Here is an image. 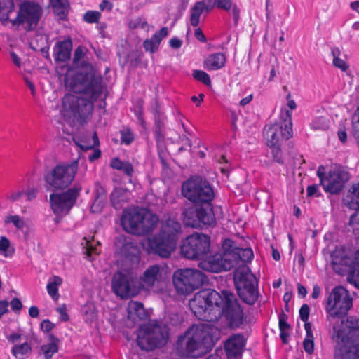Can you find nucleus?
<instances>
[{
	"label": "nucleus",
	"mask_w": 359,
	"mask_h": 359,
	"mask_svg": "<svg viewBox=\"0 0 359 359\" xmlns=\"http://www.w3.org/2000/svg\"><path fill=\"white\" fill-rule=\"evenodd\" d=\"M65 84L69 90L83 94L88 99L65 95L62 100L61 116L70 126L86 123L92 116L93 102L103 93L102 79L97 76L90 66L68 72Z\"/></svg>",
	"instance_id": "1"
},
{
	"label": "nucleus",
	"mask_w": 359,
	"mask_h": 359,
	"mask_svg": "<svg viewBox=\"0 0 359 359\" xmlns=\"http://www.w3.org/2000/svg\"><path fill=\"white\" fill-rule=\"evenodd\" d=\"M189 306L199 319L210 321L212 313L215 318L224 316L232 327H239L243 323V311L235 295L223 290L222 294L215 290L198 292L189 302Z\"/></svg>",
	"instance_id": "2"
},
{
	"label": "nucleus",
	"mask_w": 359,
	"mask_h": 359,
	"mask_svg": "<svg viewBox=\"0 0 359 359\" xmlns=\"http://www.w3.org/2000/svg\"><path fill=\"white\" fill-rule=\"evenodd\" d=\"M332 339L339 346L335 359H359V318L337 319Z\"/></svg>",
	"instance_id": "3"
},
{
	"label": "nucleus",
	"mask_w": 359,
	"mask_h": 359,
	"mask_svg": "<svg viewBox=\"0 0 359 359\" xmlns=\"http://www.w3.org/2000/svg\"><path fill=\"white\" fill-rule=\"evenodd\" d=\"M212 327L206 323L194 325L177 341V353L185 358H198L213 345Z\"/></svg>",
	"instance_id": "4"
},
{
	"label": "nucleus",
	"mask_w": 359,
	"mask_h": 359,
	"mask_svg": "<svg viewBox=\"0 0 359 359\" xmlns=\"http://www.w3.org/2000/svg\"><path fill=\"white\" fill-rule=\"evenodd\" d=\"M15 11L13 0H0V20L8 21L13 27L22 26L27 30L34 29L40 19L41 8L32 2H23L20 4L17 15L13 19L10 16Z\"/></svg>",
	"instance_id": "5"
},
{
	"label": "nucleus",
	"mask_w": 359,
	"mask_h": 359,
	"mask_svg": "<svg viewBox=\"0 0 359 359\" xmlns=\"http://www.w3.org/2000/svg\"><path fill=\"white\" fill-rule=\"evenodd\" d=\"M181 224L175 219L168 218L162 222L160 231L148 239L147 250L161 257H169L175 249Z\"/></svg>",
	"instance_id": "6"
},
{
	"label": "nucleus",
	"mask_w": 359,
	"mask_h": 359,
	"mask_svg": "<svg viewBox=\"0 0 359 359\" xmlns=\"http://www.w3.org/2000/svg\"><path fill=\"white\" fill-rule=\"evenodd\" d=\"M158 221L156 214L140 208L124 210L121 219V225L126 231L139 236L151 233Z\"/></svg>",
	"instance_id": "7"
},
{
	"label": "nucleus",
	"mask_w": 359,
	"mask_h": 359,
	"mask_svg": "<svg viewBox=\"0 0 359 359\" xmlns=\"http://www.w3.org/2000/svg\"><path fill=\"white\" fill-rule=\"evenodd\" d=\"M182 195L195 205L213 207L215 193L212 185L205 178L192 176L183 182Z\"/></svg>",
	"instance_id": "8"
},
{
	"label": "nucleus",
	"mask_w": 359,
	"mask_h": 359,
	"mask_svg": "<svg viewBox=\"0 0 359 359\" xmlns=\"http://www.w3.org/2000/svg\"><path fill=\"white\" fill-rule=\"evenodd\" d=\"M168 339L166 327L157 321H151L141 326L137 335V344L142 349L147 351L164 346Z\"/></svg>",
	"instance_id": "9"
},
{
	"label": "nucleus",
	"mask_w": 359,
	"mask_h": 359,
	"mask_svg": "<svg viewBox=\"0 0 359 359\" xmlns=\"http://www.w3.org/2000/svg\"><path fill=\"white\" fill-rule=\"evenodd\" d=\"M234 283L240 298L246 304H254L259 297L258 280L247 266L238 267Z\"/></svg>",
	"instance_id": "10"
},
{
	"label": "nucleus",
	"mask_w": 359,
	"mask_h": 359,
	"mask_svg": "<svg viewBox=\"0 0 359 359\" xmlns=\"http://www.w3.org/2000/svg\"><path fill=\"white\" fill-rule=\"evenodd\" d=\"M207 280L208 278L203 272L191 268L179 269L172 275L173 286L179 294H189Z\"/></svg>",
	"instance_id": "11"
},
{
	"label": "nucleus",
	"mask_w": 359,
	"mask_h": 359,
	"mask_svg": "<svg viewBox=\"0 0 359 359\" xmlns=\"http://www.w3.org/2000/svg\"><path fill=\"white\" fill-rule=\"evenodd\" d=\"M332 262L337 273L347 274V281L359 289V250L353 257L345 255L344 251L335 250L332 254Z\"/></svg>",
	"instance_id": "12"
},
{
	"label": "nucleus",
	"mask_w": 359,
	"mask_h": 359,
	"mask_svg": "<svg viewBox=\"0 0 359 359\" xmlns=\"http://www.w3.org/2000/svg\"><path fill=\"white\" fill-rule=\"evenodd\" d=\"M264 133L268 146L280 144L293 135L291 113L287 109H283L279 115V121L274 124L266 126Z\"/></svg>",
	"instance_id": "13"
},
{
	"label": "nucleus",
	"mask_w": 359,
	"mask_h": 359,
	"mask_svg": "<svg viewBox=\"0 0 359 359\" xmlns=\"http://www.w3.org/2000/svg\"><path fill=\"white\" fill-rule=\"evenodd\" d=\"M182 219L186 226L195 229L213 226L216 223L213 207L185 206L182 210Z\"/></svg>",
	"instance_id": "14"
},
{
	"label": "nucleus",
	"mask_w": 359,
	"mask_h": 359,
	"mask_svg": "<svg viewBox=\"0 0 359 359\" xmlns=\"http://www.w3.org/2000/svg\"><path fill=\"white\" fill-rule=\"evenodd\" d=\"M77 170V161L71 163H60L45 175L44 180L50 187L56 189H62L72 183Z\"/></svg>",
	"instance_id": "15"
},
{
	"label": "nucleus",
	"mask_w": 359,
	"mask_h": 359,
	"mask_svg": "<svg viewBox=\"0 0 359 359\" xmlns=\"http://www.w3.org/2000/svg\"><path fill=\"white\" fill-rule=\"evenodd\" d=\"M210 248V238L204 233H194L183 240L180 248L182 255L189 259H200Z\"/></svg>",
	"instance_id": "16"
},
{
	"label": "nucleus",
	"mask_w": 359,
	"mask_h": 359,
	"mask_svg": "<svg viewBox=\"0 0 359 359\" xmlns=\"http://www.w3.org/2000/svg\"><path fill=\"white\" fill-rule=\"evenodd\" d=\"M353 306V299L348 290L342 286L333 289L327 303L326 309L333 318H341L347 314Z\"/></svg>",
	"instance_id": "17"
},
{
	"label": "nucleus",
	"mask_w": 359,
	"mask_h": 359,
	"mask_svg": "<svg viewBox=\"0 0 359 359\" xmlns=\"http://www.w3.org/2000/svg\"><path fill=\"white\" fill-rule=\"evenodd\" d=\"M82 187L80 184H74L67 191L50 196L51 208L55 215H67L75 205Z\"/></svg>",
	"instance_id": "18"
},
{
	"label": "nucleus",
	"mask_w": 359,
	"mask_h": 359,
	"mask_svg": "<svg viewBox=\"0 0 359 359\" xmlns=\"http://www.w3.org/2000/svg\"><path fill=\"white\" fill-rule=\"evenodd\" d=\"M115 245L123 261L128 263L130 267L133 268L139 264L141 259L140 250L131 237L119 236L116 238Z\"/></svg>",
	"instance_id": "19"
},
{
	"label": "nucleus",
	"mask_w": 359,
	"mask_h": 359,
	"mask_svg": "<svg viewBox=\"0 0 359 359\" xmlns=\"http://www.w3.org/2000/svg\"><path fill=\"white\" fill-rule=\"evenodd\" d=\"M350 175L348 171L342 168L330 170L320 184L327 193L337 194L343 190L346 183L349 180Z\"/></svg>",
	"instance_id": "20"
},
{
	"label": "nucleus",
	"mask_w": 359,
	"mask_h": 359,
	"mask_svg": "<svg viewBox=\"0 0 359 359\" xmlns=\"http://www.w3.org/2000/svg\"><path fill=\"white\" fill-rule=\"evenodd\" d=\"M112 290L121 299L134 297L139 292L136 280L130 276L124 275L121 272L116 273L113 277Z\"/></svg>",
	"instance_id": "21"
},
{
	"label": "nucleus",
	"mask_w": 359,
	"mask_h": 359,
	"mask_svg": "<svg viewBox=\"0 0 359 359\" xmlns=\"http://www.w3.org/2000/svg\"><path fill=\"white\" fill-rule=\"evenodd\" d=\"M199 266L204 271L212 273L229 271L234 267L231 259H226L218 252L201 262Z\"/></svg>",
	"instance_id": "22"
},
{
	"label": "nucleus",
	"mask_w": 359,
	"mask_h": 359,
	"mask_svg": "<svg viewBox=\"0 0 359 359\" xmlns=\"http://www.w3.org/2000/svg\"><path fill=\"white\" fill-rule=\"evenodd\" d=\"M299 318L304 322V327L306 336L303 341V347L307 355H312L314 351V337L312 330V324L309 321L310 309L304 304L299 309Z\"/></svg>",
	"instance_id": "23"
},
{
	"label": "nucleus",
	"mask_w": 359,
	"mask_h": 359,
	"mask_svg": "<svg viewBox=\"0 0 359 359\" xmlns=\"http://www.w3.org/2000/svg\"><path fill=\"white\" fill-rule=\"evenodd\" d=\"M164 267L159 264L149 266L140 277L142 287L147 289L158 287L164 279Z\"/></svg>",
	"instance_id": "24"
},
{
	"label": "nucleus",
	"mask_w": 359,
	"mask_h": 359,
	"mask_svg": "<svg viewBox=\"0 0 359 359\" xmlns=\"http://www.w3.org/2000/svg\"><path fill=\"white\" fill-rule=\"evenodd\" d=\"M245 345V339L241 334L231 335L225 342L224 348L228 359H241Z\"/></svg>",
	"instance_id": "25"
},
{
	"label": "nucleus",
	"mask_w": 359,
	"mask_h": 359,
	"mask_svg": "<svg viewBox=\"0 0 359 359\" xmlns=\"http://www.w3.org/2000/svg\"><path fill=\"white\" fill-rule=\"evenodd\" d=\"M72 42L69 38L58 41L54 46V55L55 60L67 62L71 57Z\"/></svg>",
	"instance_id": "26"
},
{
	"label": "nucleus",
	"mask_w": 359,
	"mask_h": 359,
	"mask_svg": "<svg viewBox=\"0 0 359 359\" xmlns=\"http://www.w3.org/2000/svg\"><path fill=\"white\" fill-rule=\"evenodd\" d=\"M226 62V56L222 53L210 54L204 60V68L208 71H217L222 69Z\"/></svg>",
	"instance_id": "27"
},
{
	"label": "nucleus",
	"mask_w": 359,
	"mask_h": 359,
	"mask_svg": "<svg viewBox=\"0 0 359 359\" xmlns=\"http://www.w3.org/2000/svg\"><path fill=\"white\" fill-rule=\"evenodd\" d=\"M168 34V27H163L153 34L149 39H146L143 43V47L146 51L154 53L158 50L159 45L163 38Z\"/></svg>",
	"instance_id": "28"
},
{
	"label": "nucleus",
	"mask_w": 359,
	"mask_h": 359,
	"mask_svg": "<svg viewBox=\"0 0 359 359\" xmlns=\"http://www.w3.org/2000/svg\"><path fill=\"white\" fill-rule=\"evenodd\" d=\"M60 339L54 334L48 335V343L41 346L39 354L43 356L44 359H51L53 355L59 351Z\"/></svg>",
	"instance_id": "29"
},
{
	"label": "nucleus",
	"mask_w": 359,
	"mask_h": 359,
	"mask_svg": "<svg viewBox=\"0 0 359 359\" xmlns=\"http://www.w3.org/2000/svg\"><path fill=\"white\" fill-rule=\"evenodd\" d=\"M210 8L205 1H200L194 4L190 9V24L197 27L200 22V18L203 13H208Z\"/></svg>",
	"instance_id": "30"
},
{
	"label": "nucleus",
	"mask_w": 359,
	"mask_h": 359,
	"mask_svg": "<svg viewBox=\"0 0 359 359\" xmlns=\"http://www.w3.org/2000/svg\"><path fill=\"white\" fill-rule=\"evenodd\" d=\"M130 193L123 188H115L111 194L110 199L115 209H120L130 199Z\"/></svg>",
	"instance_id": "31"
},
{
	"label": "nucleus",
	"mask_w": 359,
	"mask_h": 359,
	"mask_svg": "<svg viewBox=\"0 0 359 359\" xmlns=\"http://www.w3.org/2000/svg\"><path fill=\"white\" fill-rule=\"evenodd\" d=\"M344 202L351 210H359V182L353 184L344 198Z\"/></svg>",
	"instance_id": "32"
},
{
	"label": "nucleus",
	"mask_w": 359,
	"mask_h": 359,
	"mask_svg": "<svg viewBox=\"0 0 359 359\" xmlns=\"http://www.w3.org/2000/svg\"><path fill=\"white\" fill-rule=\"evenodd\" d=\"M127 311L128 318L133 320L143 319L146 317L144 306L139 302L130 301L128 304Z\"/></svg>",
	"instance_id": "33"
},
{
	"label": "nucleus",
	"mask_w": 359,
	"mask_h": 359,
	"mask_svg": "<svg viewBox=\"0 0 359 359\" xmlns=\"http://www.w3.org/2000/svg\"><path fill=\"white\" fill-rule=\"evenodd\" d=\"M62 278L58 276H52L48 280L46 285L47 292L54 301L59 299V287L62 285Z\"/></svg>",
	"instance_id": "34"
},
{
	"label": "nucleus",
	"mask_w": 359,
	"mask_h": 359,
	"mask_svg": "<svg viewBox=\"0 0 359 359\" xmlns=\"http://www.w3.org/2000/svg\"><path fill=\"white\" fill-rule=\"evenodd\" d=\"M215 6L226 11H229L230 14L233 16L235 22H237L239 19L240 10L236 4L233 3L232 0H215Z\"/></svg>",
	"instance_id": "35"
},
{
	"label": "nucleus",
	"mask_w": 359,
	"mask_h": 359,
	"mask_svg": "<svg viewBox=\"0 0 359 359\" xmlns=\"http://www.w3.org/2000/svg\"><path fill=\"white\" fill-rule=\"evenodd\" d=\"M238 248L231 239L226 238L223 241L221 251L218 253L224 255V257L226 259H231L232 266H235L236 255L234 254L236 252Z\"/></svg>",
	"instance_id": "36"
},
{
	"label": "nucleus",
	"mask_w": 359,
	"mask_h": 359,
	"mask_svg": "<svg viewBox=\"0 0 359 359\" xmlns=\"http://www.w3.org/2000/svg\"><path fill=\"white\" fill-rule=\"evenodd\" d=\"M81 314L85 322L91 324L97 320L98 311L93 302H87L81 308Z\"/></svg>",
	"instance_id": "37"
},
{
	"label": "nucleus",
	"mask_w": 359,
	"mask_h": 359,
	"mask_svg": "<svg viewBox=\"0 0 359 359\" xmlns=\"http://www.w3.org/2000/svg\"><path fill=\"white\" fill-rule=\"evenodd\" d=\"M54 13L60 20H64L68 13L69 4L67 0H50Z\"/></svg>",
	"instance_id": "38"
},
{
	"label": "nucleus",
	"mask_w": 359,
	"mask_h": 359,
	"mask_svg": "<svg viewBox=\"0 0 359 359\" xmlns=\"http://www.w3.org/2000/svg\"><path fill=\"white\" fill-rule=\"evenodd\" d=\"M31 351L32 347L30 344L25 342L14 345L11 348V353L17 359H25L28 358Z\"/></svg>",
	"instance_id": "39"
},
{
	"label": "nucleus",
	"mask_w": 359,
	"mask_h": 359,
	"mask_svg": "<svg viewBox=\"0 0 359 359\" xmlns=\"http://www.w3.org/2000/svg\"><path fill=\"white\" fill-rule=\"evenodd\" d=\"M106 201L107 195L104 189H97L94 201L90 206V211L95 213L100 212L104 206Z\"/></svg>",
	"instance_id": "40"
},
{
	"label": "nucleus",
	"mask_w": 359,
	"mask_h": 359,
	"mask_svg": "<svg viewBox=\"0 0 359 359\" xmlns=\"http://www.w3.org/2000/svg\"><path fill=\"white\" fill-rule=\"evenodd\" d=\"M234 255H236L235 256V266L238 264L239 261H242L243 262H250L254 257L253 251L250 248H238Z\"/></svg>",
	"instance_id": "41"
},
{
	"label": "nucleus",
	"mask_w": 359,
	"mask_h": 359,
	"mask_svg": "<svg viewBox=\"0 0 359 359\" xmlns=\"http://www.w3.org/2000/svg\"><path fill=\"white\" fill-rule=\"evenodd\" d=\"M11 247V242L6 236L0 237V254L3 255L5 257H11L14 250H9Z\"/></svg>",
	"instance_id": "42"
},
{
	"label": "nucleus",
	"mask_w": 359,
	"mask_h": 359,
	"mask_svg": "<svg viewBox=\"0 0 359 359\" xmlns=\"http://www.w3.org/2000/svg\"><path fill=\"white\" fill-rule=\"evenodd\" d=\"M193 78L203 84L210 86H211V79L208 74L203 70H194L192 73Z\"/></svg>",
	"instance_id": "43"
},
{
	"label": "nucleus",
	"mask_w": 359,
	"mask_h": 359,
	"mask_svg": "<svg viewBox=\"0 0 359 359\" xmlns=\"http://www.w3.org/2000/svg\"><path fill=\"white\" fill-rule=\"evenodd\" d=\"M6 224L12 223L17 229H22L25 226L23 219L19 215H8L5 217Z\"/></svg>",
	"instance_id": "44"
},
{
	"label": "nucleus",
	"mask_w": 359,
	"mask_h": 359,
	"mask_svg": "<svg viewBox=\"0 0 359 359\" xmlns=\"http://www.w3.org/2000/svg\"><path fill=\"white\" fill-rule=\"evenodd\" d=\"M134 139V135L130 129L127 128L121 131V141L122 144L130 145Z\"/></svg>",
	"instance_id": "45"
},
{
	"label": "nucleus",
	"mask_w": 359,
	"mask_h": 359,
	"mask_svg": "<svg viewBox=\"0 0 359 359\" xmlns=\"http://www.w3.org/2000/svg\"><path fill=\"white\" fill-rule=\"evenodd\" d=\"M100 13L96 11H88L83 15V20L88 23H95L100 18Z\"/></svg>",
	"instance_id": "46"
},
{
	"label": "nucleus",
	"mask_w": 359,
	"mask_h": 359,
	"mask_svg": "<svg viewBox=\"0 0 359 359\" xmlns=\"http://www.w3.org/2000/svg\"><path fill=\"white\" fill-rule=\"evenodd\" d=\"M280 144L269 146L271 149V154L273 156V161L279 164L283 163V159L282 156V152L280 149Z\"/></svg>",
	"instance_id": "47"
},
{
	"label": "nucleus",
	"mask_w": 359,
	"mask_h": 359,
	"mask_svg": "<svg viewBox=\"0 0 359 359\" xmlns=\"http://www.w3.org/2000/svg\"><path fill=\"white\" fill-rule=\"evenodd\" d=\"M92 139H93V144H82L81 143H79V142H76V145L80 147V149L82 150V151H87V150H89V149H93V147L95 146H98L100 144V142H99V139H98V137H97V135L96 133V132H95L92 136Z\"/></svg>",
	"instance_id": "48"
},
{
	"label": "nucleus",
	"mask_w": 359,
	"mask_h": 359,
	"mask_svg": "<svg viewBox=\"0 0 359 359\" xmlns=\"http://www.w3.org/2000/svg\"><path fill=\"white\" fill-rule=\"evenodd\" d=\"M83 240L86 242V246L83 247V248L85 249V253L88 258L89 259H91L93 254H99V250H97L96 248H93L92 244L90 243V241H88L86 238H83Z\"/></svg>",
	"instance_id": "49"
},
{
	"label": "nucleus",
	"mask_w": 359,
	"mask_h": 359,
	"mask_svg": "<svg viewBox=\"0 0 359 359\" xmlns=\"http://www.w3.org/2000/svg\"><path fill=\"white\" fill-rule=\"evenodd\" d=\"M287 104L285 106L283 107L280 109V111L283 109H287L289 112L292 114V111L297 109V104L294 100L291 98L290 93H288L286 97Z\"/></svg>",
	"instance_id": "50"
},
{
	"label": "nucleus",
	"mask_w": 359,
	"mask_h": 359,
	"mask_svg": "<svg viewBox=\"0 0 359 359\" xmlns=\"http://www.w3.org/2000/svg\"><path fill=\"white\" fill-rule=\"evenodd\" d=\"M56 311L60 314V320L62 322H67L69 320V315L67 312V306L65 304H62V306L57 307L56 309Z\"/></svg>",
	"instance_id": "51"
},
{
	"label": "nucleus",
	"mask_w": 359,
	"mask_h": 359,
	"mask_svg": "<svg viewBox=\"0 0 359 359\" xmlns=\"http://www.w3.org/2000/svg\"><path fill=\"white\" fill-rule=\"evenodd\" d=\"M119 170L123 172L128 177H132L134 172L133 166L129 162H124Z\"/></svg>",
	"instance_id": "52"
},
{
	"label": "nucleus",
	"mask_w": 359,
	"mask_h": 359,
	"mask_svg": "<svg viewBox=\"0 0 359 359\" xmlns=\"http://www.w3.org/2000/svg\"><path fill=\"white\" fill-rule=\"evenodd\" d=\"M333 65L343 72H346L348 67L346 62L339 57L333 58Z\"/></svg>",
	"instance_id": "53"
},
{
	"label": "nucleus",
	"mask_w": 359,
	"mask_h": 359,
	"mask_svg": "<svg viewBox=\"0 0 359 359\" xmlns=\"http://www.w3.org/2000/svg\"><path fill=\"white\" fill-rule=\"evenodd\" d=\"M329 119L325 117L320 116L318 118V126H316V129L327 130L329 128Z\"/></svg>",
	"instance_id": "54"
},
{
	"label": "nucleus",
	"mask_w": 359,
	"mask_h": 359,
	"mask_svg": "<svg viewBox=\"0 0 359 359\" xmlns=\"http://www.w3.org/2000/svg\"><path fill=\"white\" fill-rule=\"evenodd\" d=\"M10 305L11 309L19 313L22 309V304L21 301L18 298H13L11 302Z\"/></svg>",
	"instance_id": "55"
},
{
	"label": "nucleus",
	"mask_w": 359,
	"mask_h": 359,
	"mask_svg": "<svg viewBox=\"0 0 359 359\" xmlns=\"http://www.w3.org/2000/svg\"><path fill=\"white\" fill-rule=\"evenodd\" d=\"M39 193V190L37 188H29L25 192V196L27 197V201H32L36 198L37 194Z\"/></svg>",
	"instance_id": "56"
},
{
	"label": "nucleus",
	"mask_w": 359,
	"mask_h": 359,
	"mask_svg": "<svg viewBox=\"0 0 359 359\" xmlns=\"http://www.w3.org/2000/svg\"><path fill=\"white\" fill-rule=\"evenodd\" d=\"M54 327V324L49 320L45 319L41 323V329L44 332H48Z\"/></svg>",
	"instance_id": "57"
},
{
	"label": "nucleus",
	"mask_w": 359,
	"mask_h": 359,
	"mask_svg": "<svg viewBox=\"0 0 359 359\" xmlns=\"http://www.w3.org/2000/svg\"><path fill=\"white\" fill-rule=\"evenodd\" d=\"M10 57L11 58V60H12L13 63L17 67L20 68L21 67V65H22V61H21L20 57L14 51H11L10 52Z\"/></svg>",
	"instance_id": "58"
},
{
	"label": "nucleus",
	"mask_w": 359,
	"mask_h": 359,
	"mask_svg": "<svg viewBox=\"0 0 359 359\" xmlns=\"http://www.w3.org/2000/svg\"><path fill=\"white\" fill-rule=\"evenodd\" d=\"M85 53L82 47L79 46L76 48L74 54V61L76 62L83 57Z\"/></svg>",
	"instance_id": "59"
},
{
	"label": "nucleus",
	"mask_w": 359,
	"mask_h": 359,
	"mask_svg": "<svg viewBox=\"0 0 359 359\" xmlns=\"http://www.w3.org/2000/svg\"><path fill=\"white\" fill-rule=\"evenodd\" d=\"M125 161H121L118 158H114L111 161L110 165L112 168L119 170Z\"/></svg>",
	"instance_id": "60"
},
{
	"label": "nucleus",
	"mask_w": 359,
	"mask_h": 359,
	"mask_svg": "<svg viewBox=\"0 0 359 359\" xmlns=\"http://www.w3.org/2000/svg\"><path fill=\"white\" fill-rule=\"evenodd\" d=\"M169 45L172 48L178 49L182 46V41L178 38L173 37L169 41Z\"/></svg>",
	"instance_id": "61"
},
{
	"label": "nucleus",
	"mask_w": 359,
	"mask_h": 359,
	"mask_svg": "<svg viewBox=\"0 0 359 359\" xmlns=\"http://www.w3.org/2000/svg\"><path fill=\"white\" fill-rule=\"evenodd\" d=\"M25 195V192L22 190L17 191L12 193L10 196V199L13 201H15L21 198L22 196Z\"/></svg>",
	"instance_id": "62"
},
{
	"label": "nucleus",
	"mask_w": 359,
	"mask_h": 359,
	"mask_svg": "<svg viewBox=\"0 0 359 359\" xmlns=\"http://www.w3.org/2000/svg\"><path fill=\"white\" fill-rule=\"evenodd\" d=\"M113 4L107 0H103L100 4V8L101 11H111L112 9Z\"/></svg>",
	"instance_id": "63"
},
{
	"label": "nucleus",
	"mask_w": 359,
	"mask_h": 359,
	"mask_svg": "<svg viewBox=\"0 0 359 359\" xmlns=\"http://www.w3.org/2000/svg\"><path fill=\"white\" fill-rule=\"evenodd\" d=\"M101 156V151L99 149H93V151L91 154L88 156V160L90 162H93L96 159L99 158Z\"/></svg>",
	"instance_id": "64"
}]
</instances>
